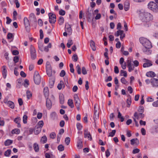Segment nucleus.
Returning a JSON list of instances; mask_svg holds the SVG:
<instances>
[{"mask_svg": "<svg viewBox=\"0 0 158 158\" xmlns=\"http://www.w3.org/2000/svg\"><path fill=\"white\" fill-rule=\"evenodd\" d=\"M134 116L135 118H136L137 119H138L139 118H142L144 116V115L142 113L138 114L137 113L135 112L134 114Z\"/></svg>", "mask_w": 158, "mask_h": 158, "instance_id": "4be33fe9", "label": "nucleus"}, {"mask_svg": "<svg viewBox=\"0 0 158 158\" xmlns=\"http://www.w3.org/2000/svg\"><path fill=\"white\" fill-rule=\"evenodd\" d=\"M72 59L74 61H77V60L78 57L76 54H74L73 56Z\"/></svg>", "mask_w": 158, "mask_h": 158, "instance_id": "052dcab7", "label": "nucleus"}, {"mask_svg": "<svg viewBox=\"0 0 158 158\" xmlns=\"http://www.w3.org/2000/svg\"><path fill=\"white\" fill-rule=\"evenodd\" d=\"M30 52L31 58L33 59H35L36 57V51L34 47L31 45L30 48Z\"/></svg>", "mask_w": 158, "mask_h": 158, "instance_id": "423d86ee", "label": "nucleus"}, {"mask_svg": "<svg viewBox=\"0 0 158 158\" xmlns=\"http://www.w3.org/2000/svg\"><path fill=\"white\" fill-rule=\"evenodd\" d=\"M96 105H94V114L95 117L94 118V119L95 118L96 119H98L99 117V112L98 111L97 109H96Z\"/></svg>", "mask_w": 158, "mask_h": 158, "instance_id": "6ab92c4d", "label": "nucleus"}, {"mask_svg": "<svg viewBox=\"0 0 158 158\" xmlns=\"http://www.w3.org/2000/svg\"><path fill=\"white\" fill-rule=\"evenodd\" d=\"M76 126L78 130H81L82 129V126L80 123H77V124Z\"/></svg>", "mask_w": 158, "mask_h": 158, "instance_id": "13d9d810", "label": "nucleus"}, {"mask_svg": "<svg viewBox=\"0 0 158 158\" xmlns=\"http://www.w3.org/2000/svg\"><path fill=\"white\" fill-rule=\"evenodd\" d=\"M129 98H128L127 100V107H129L130 106L131 103V99L130 96L129 95Z\"/></svg>", "mask_w": 158, "mask_h": 158, "instance_id": "a18cd8bd", "label": "nucleus"}, {"mask_svg": "<svg viewBox=\"0 0 158 158\" xmlns=\"http://www.w3.org/2000/svg\"><path fill=\"white\" fill-rule=\"evenodd\" d=\"M149 48H146L145 50H144V52L147 54L149 55L151 54V51L149 49Z\"/></svg>", "mask_w": 158, "mask_h": 158, "instance_id": "09e8293b", "label": "nucleus"}, {"mask_svg": "<svg viewBox=\"0 0 158 158\" xmlns=\"http://www.w3.org/2000/svg\"><path fill=\"white\" fill-rule=\"evenodd\" d=\"M27 98L28 99H29L31 97L32 94L29 91H27Z\"/></svg>", "mask_w": 158, "mask_h": 158, "instance_id": "864d4df0", "label": "nucleus"}, {"mask_svg": "<svg viewBox=\"0 0 158 158\" xmlns=\"http://www.w3.org/2000/svg\"><path fill=\"white\" fill-rule=\"evenodd\" d=\"M140 20L142 21L147 22L152 21L153 19L152 15L148 12L143 10H139L137 11Z\"/></svg>", "mask_w": 158, "mask_h": 158, "instance_id": "f257e3e1", "label": "nucleus"}, {"mask_svg": "<svg viewBox=\"0 0 158 158\" xmlns=\"http://www.w3.org/2000/svg\"><path fill=\"white\" fill-rule=\"evenodd\" d=\"M46 98V106L48 109H50L52 106V103L51 100L48 97Z\"/></svg>", "mask_w": 158, "mask_h": 158, "instance_id": "4468645a", "label": "nucleus"}, {"mask_svg": "<svg viewBox=\"0 0 158 158\" xmlns=\"http://www.w3.org/2000/svg\"><path fill=\"white\" fill-rule=\"evenodd\" d=\"M128 71L130 72L131 71L133 70L134 69V66H133L132 65L128 66Z\"/></svg>", "mask_w": 158, "mask_h": 158, "instance_id": "bf43d9fd", "label": "nucleus"}, {"mask_svg": "<svg viewBox=\"0 0 158 158\" xmlns=\"http://www.w3.org/2000/svg\"><path fill=\"white\" fill-rule=\"evenodd\" d=\"M21 120L20 118L19 117H18L14 119V122L17 124V127H21V125L20 124V121Z\"/></svg>", "mask_w": 158, "mask_h": 158, "instance_id": "b1692460", "label": "nucleus"}, {"mask_svg": "<svg viewBox=\"0 0 158 158\" xmlns=\"http://www.w3.org/2000/svg\"><path fill=\"white\" fill-rule=\"evenodd\" d=\"M151 84L152 86L155 88H158V79L153 78L151 80Z\"/></svg>", "mask_w": 158, "mask_h": 158, "instance_id": "1a4fd4ad", "label": "nucleus"}, {"mask_svg": "<svg viewBox=\"0 0 158 158\" xmlns=\"http://www.w3.org/2000/svg\"><path fill=\"white\" fill-rule=\"evenodd\" d=\"M50 117L53 120L56 119L57 118V115L56 113L55 112L51 113L50 114Z\"/></svg>", "mask_w": 158, "mask_h": 158, "instance_id": "cd10ccee", "label": "nucleus"}, {"mask_svg": "<svg viewBox=\"0 0 158 158\" xmlns=\"http://www.w3.org/2000/svg\"><path fill=\"white\" fill-rule=\"evenodd\" d=\"M44 125V122L42 120L39 121L37 124L36 126L37 127L41 129Z\"/></svg>", "mask_w": 158, "mask_h": 158, "instance_id": "c9c22d12", "label": "nucleus"}, {"mask_svg": "<svg viewBox=\"0 0 158 158\" xmlns=\"http://www.w3.org/2000/svg\"><path fill=\"white\" fill-rule=\"evenodd\" d=\"M11 151L10 150H8L6 151L4 153L5 156H9L11 153Z\"/></svg>", "mask_w": 158, "mask_h": 158, "instance_id": "8fccbe9b", "label": "nucleus"}, {"mask_svg": "<svg viewBox=\"0 0 158 158\" xmlns=\"http://www.w3.org/2000/svg\"><path fill=\"white\" fill-rule=\"evenodd\" d=\"M148 8L153 12H158V6L154 2H150L148 4Z\"/></svg>", "mask_w": 158, "mask_h": 158, "instance_id": "7ed1b4c3", "label": "nucleus"}, {"mask_svg": "<svg viewBox=\"0 0 158 158\" xmlns=\"http://www.w3.org/2000/svg\"><path fill=\"white\" fill-rule=\"evenodd\" d=\"M116 131L115 130H112V132L109 133V135L108 136H114L116 133Z\"/></svg>", "mask_w": 158, "mask_h": 158, "instance_id": "6e6d98bb", "label": "nucleus"}, {"mask_svg": "<svg viewBox=\"0 0 158 158\" xmlns=\"http://www.w3.org/2000/svg\"><path fill=\"white\" fill-rule=\"evenodd\" d=\"M64 22V19L63 17L60 16L58 20V23L60 25L62 24Z\"/></svg>", "mask_w": 158, "mask_h": 158, "instance_id": "a19ab883", "label": "nucleus"}, {"mask_svg": "<svg viewBox=\"0 0 158 158\" xmlns=\"http://www.w3.org/2000/svg\"><path fill=\"white\" fill-rule=\"evenodd\" d=\"M49 18V22L51 23H54L56 22V16L52 13H49L48 14Z\"/></svg>", "mask_w": 158, "mask_h": 158, "instance_id": "39448f33", "label": "nucleus"}, {"mask_svg": "<svg viewBox=\"0 0 158 158\" xmlns=\"http://www.w3.org/2000/svg\"><path fill=\"white\" fill-rule=\"evenodd\" d=\"M41 129L35 126L34 129L35 134L36 135L38 134L41 132Z\"/></svg>", "mask_w": 158, "mask_h": 158, "instance_id": "a878e982", "label": "nucleus"}, {"mask_svg": "<svg viewBox=\"0 0 158 158\" xmlns=\"http://www.w3.org/2000/svg\"><path fill=\"white\" fill-rule=\"evenodd\" d=\"M123 32V31L119 30L115 34V35L117 37L120 35V39L122 40L125 37V34Z\"/></svg>", "mask_w": 158, "mask_h": 158, "instance_id": "0eeeda50", "label": "nucleus"}, {"mask_svg": "<svg viewBox=\"0 0 158 158\" xmlns=\"http://www.w3.org/2000/svg\"><path fill=\"white\" fill-rule=\"evenodd\" d=\"M7 104L12 109H13L14 108L15 105L14 103L11 101H8L7 102Z\"/></svg>", "mask_w": 158, "mask_h": 158, "instance_id": "4c0bfd02", "label": "nucleus"}, {"mask_svg": "<svg viewBox=\"0 0 158 158\" xmlns=\"http://www.w3.org/2000/svg\"><path fill=\"white\" fill-rule=\"evenodd\" d=\"M119 63L121 65L122 68L123 69H125L126 68V63L124 61V59L123 57H121L120 58L119 60Z\"/></svg>", "mask_w": 158, "mask_h": 158, "instance_id": "2eb2a0df", "label": "nucleus"}, {"mask_svg": "<svg viewBox=\"0 0 158 158\" xmlns=\"http://www.w3.org/2000/svg\"><path fill=\"white\" fill-rule=\"evenodd\" d=\"M68 104L72 108L74 107L73 101L71 99H70L68 100Z\"/></svg>", "mask_w": 158, "mask_h": 158, "instance_id": "2f4dec72", "label": "nucleus"}, {"mask_svg": "<svg viewBox=\"0 0 158 158\" xmlns=\"http://www.w3.org/2000/svg\"><path fill=\"white\" fill-rule=\"evenodd\" d=\"M56 134L55 132L51 133L50 135V137L51 138L54 139L56 138Z\"/></svg>", "mask_w": 158, "mask_h": 158, "instance_id": "603ef678", "label": "nucleus"}, {"mask_svg": "<svg viewBox=\"0 0 158 158\" xmlns=\"http://www.w3.org/2000/svg\"><path fill=\"white\" fill-rule=\"evenodd\" d=\"M139 41L140 43L145 48H151L152 47L151 42L149 40L146 38L143 37L140 38L139 39Z\"/></svg>", "mask_w": 158, "mask_h": 158, "instance_id": "f03ea898", "label": "nucleus"}, {"mask_svg": "<svg viewBox=\"0 0 158 158\" xmlns=\"http://www.w3.org/2000/svg\"><path fill=\"white\" fill-rule=\"evenodd\" d=\"M2 73L3 76L4 78L5 79L6 78L7 74V71L6 69V66H3L2 67Z\"/></svg>", "mask_w": 158, "mask_h": 158, "instance_id": "aec40b11", "label": "nucleus"}, {"mask_svg": "<svg viewBox=\"0 0 158 158\" xmlns=\"http://www.w3.org/2000/svg\"><path fill=\"white\" fill-rule=\"evenodd\" d=\"M74 97L75 105L78 106V105H80V100L77 94H75Z\"/></svg>", "mask_w": 158, "mask_h": 158, "instance_id": "dca6fc26", "label": "nucleus"}, {"mask_svg": "<svg viewBox=\"0 0 158 158\" xmlns=\"http://www.w3.org/2000/svg\"><path fill=\"white\" fill-rule=\"evenodd\" d=\"M13 141L10 139H7L4 142L5 146H9L12 143Z\"/></svg>", "mask_w": 158, "mask_h": 158, "instance_id": "e433bc0d", "label": "nucleus"}, {"mask_svg": "<svg viewBox=\"0 0 158 158\" xmlns=\"http://www.w3.org/2000/svg\"><path fill=\"white\" fill-rule=\"evenodd\" d=\"M19 60V58L18 56H15L14 57L13 60L15 63H17L18 62Z\"/></svg>", "mask_w": 158, "mask_h": 158, "instance_id": "680f3d73", "label": "nucleus"}, {"mask_svg": "<svg viewBox=\"0 0 158 158\" xmlns=\"http://www.w3.org/2000/svg\"><path fill=\"white\" fill-rule=\"evenodd\" d=\"M77 147L79 149H81L83 147L82 142L81 140L79 139L77 143Z\"/></svg>", "mask_w": 158, "mask_h": 158, "instance_id": "c85d7f7f", "label": "nucleus"}, {"mask_svg": "<svg viewBox=\"0 0 158 158\" xmlns=\"http://www.w3.org/2000/svg\"><path fill=\"white\" fill-rule=\"evenodd\" d=\"M157 99L158 100L152 103V105L154 107H158V97L157 98Z\"/></svg>", "mask_w": 158, "mask_h": 158, "instance_id": "5fc2aeb1", "label": "nucleus"}, {"mask_svg": "<svg viewBox=\"0 0 158 158\" xmlns=\"http://www.w3.org/2000/svg\"><path fill=\"white\" fill-rule=\"evenodd\" d=\"M47 141V138L45 135L42 136L40 139V142L42 143H44Z\"/></svg>", "mask_w": 158, "mask_h": 158, "instance_id": "7c9ffc66", "label": "nucleus"}, {"mask_svg": "<svg viewBox=\"0 0 158 158\" xmlns=\"http://www.w3.org/2000/svg\"><path fill=\"white\" fill-rule=\"evenodd\" d=\"M146 76L148 77H154L156 76V74L153 72L150 71L146 73Z\"/></svg>", "mask_w": 158, "mask_h": 158, "instance_id": "5701e85b", "label": "nucleus"}, {"mask_svg": "<svg viewBox=\"0 0 158 158\" xmlns=\"http://www.w3.org/2000/svg\"><path fill=\"white\" fill-rule=\"evenodd\" d=\"M47 75L49 77H54L55 71H52V68L46 69Z\"/></svg>", "mask_w": 158, "mask_h": 158, "instance_id": "9d476101", "label": "nucleus"}, {"mask_svg": "<svg viewBox=\"0 0 158 158\" xmlns=\"http://www.w3.org/2000/svg\"><path fill=\"white\" fill-rule=\"evenodd\" d=\"M76 70H77V73L79 74H80L81 73V68L79 64L77 65L76 68Z\"/></svg>", "mask_w": 158, "mask_h": 158, "instance_id": "79ce46f5", "label": "nucleus"}, {"mask_svg": "<svg viewBox=\"0 0 158 158\" xmlns=\"http://www.w3.org/2000/svg\"><path fill=\"white\" fill-rule=\"evenodd\" d=\"M140 150L138 148H135L133 150L132 153L133 154L138 153L139 152Z\"/></svg>", "mask_w": 158, "mask_h": 158, "instance_id": "69168bd1", "label": "nucleus"}, {"mask_svg": "<svg viewBox=\"0 0 158 158\" xmlns=\"http://www.w3.org/2000/svg\"><path fill=\"white\" fill-rule=\"evenodd\" d=\"M118 117L120 119V121L121 122H123L124 121V118L123 116H122V115L120 112H118Z\"/></svg>", "mask_w": 158, "mask_h": 158, "instance_id": "49530a36", "label": "nucleus"}, {"mask_svg": "<svg viewBox=\"0 0 158 158\" xmlns=\"http://www.w3.org/2000/svg\"><path fill=\"white\" fill-rule=\"evenodd\" d=\"M130 141L131 144L132 145L134 144L138 145L139 143V141L137 138L133 139L131 140Z\"/></svg>", "mask_w": 158, "mask_h": 158, "instance_id": "412c9836", "label": "nucleus"}, {"mask_svg": "<svg viewBox=\"0 0 158 158\" xmlns=\"http://www.w3.org/2000/svg\"><path fill=\"white\" fill-rule=\"evenodd\" d=\"M59 99L60 103L63 104L64 102V98L63 94H60L59 95Z\"/></svg>", "mask_w": 158, "mask_h": 158, "instance_id": "72a5a7b5", "label": "nucleus"}, {"mask_svg": "<svg viewBox=\"0 0 158 158\" xmlns=\"http://www.w3.org/2000/svg\"><path fill=\"white\" fill-rule=\"evenodd\" d=\"M65 85L64 84V82L62 81H60V83H59L57 85V88L59 90L61 89L62 88H64Z\"/></svg>", "mask_w": 158, "mask_h": 158, "instance_id": "bb28decb", "label": "nucleus"}, {"mask_svg": "<svg viewBox=\"0 0 158 158\" xmlns=\"http://www.w3.org/2000/svg\"><path fill=\"white\" fill-rule=\"evenodd\" d=\"M55 81L54 77H51L49 80V86L50 88H52L54 85Z\"/></svg>", "mask_w": 158, "mask_h": 158, "instance_id": "f3484780", "label": "nucleus"}, {"mask_svg": "<svg viewBox=\"0 0 158 158\" xmlns=\"http://www.w3.org/2000/svg\"><path fill=\"white\" fill-rule=\"evenodd\" d=\"M120 76H123L124 77H127V73L126 71L123 70H121L120 71Z\"/></svg>", "mask_w": 158, "mask_h": 158, "instance_id": "37998d69", "label": "nucleus"}, {"mask_svg": "<svg viewBox=\"0 0 158 158\" xmlns=\"http://www.w3.org/2000/svg\"><path fill=\"white\" fill-rule=\"evenodd\" d=\"M121 81L122 83L124 84H126L128 83L127 81L124 77H123L121 78Z\"/></svg>", "mask_w": 158, "mask_h": 158, "instance_id": "4d7b16f0", "label": "nucleus"}, {"mask_svg": "<svg viewBox=\"0 0 158 158\" xmlns=\"http://www.w3.org/2000/svg\"><path fill=\"white\" fill-rule=\"evenodd\" d=\"M44 92L45 97L46 98L48 97L49 95L48 88L46 87L44 88Z\"/></svg>", "mask_w": 158, "mask_h": 158, "instance_id": "c756f323", "label": "nucleus"}, {"mask_svg": "<svg viewBox=\"0 0 158 158\" xmlns=\"http://www.w3.org/2000/svg\"><path fill=\"white\" fill-rule=\"evenodd\" d=\"M114 72L115 73L118 74L119 73V70L117 66H115L114 68Z\"/></svg>", "mask_w": 158, "mask_h": 158, "instance_id": "338daca9", "label": "nucleus"}, {"mask_svg": "<svg viewBox=\"0 0 158 158\" xmlns=\"http://www.w3.org/2000/svg\"><path fill=\"white\" fill-rule=\"evenodd\" d=\"M33 148L36 152H38L39 151V147L38 144L36 143H35L33 145Z\"/></svg>", "mask_w": 158, "mask_h": 158, "instance_id": "f704fd0d", "label": "nucleus"}, {"mask_svg": "<svg viewBox=\"0 0 158 158\" xmlns=\"http://www.w3.org/2000/svg\"><path fill=\"white\" fill-rule=\"evenodd\" d=\"M129 2L128 1H126L125 2L124 4V9L126 11L128 10L129 8Z\"/></svg>", "mask_w": 158, "mask_h": 158, "instance_id": "393cba45", "label": "nucleus"}, {"mask_svg": "<svg viewBox=\"0 0 158 158\" xmlns=\"http://www.w3.org/2000/svg\"><path fill=\"white\" fill-rule=\"evenodd\" d=\"M58 149L60 151H63L64 150V146L62 144L59 145L58 147Z\"/></svg>", "mask_w": 158, "mask_h": 158, "instance_id": "de8ad7c7", "label": "nucleus"}, {"mask_svg": "<svg viewBox=\"0 0 158 158\" xmlns=\"http://www.w3.org/2000/svg\"><path fill=\"white\" fill-rule=\"evenodd\" d=\"M65 74V72L64 70H62L60 73V76L61 77H64Z\"/></svg>", "mask_w": 158, "mask_h": 158, "instance_id": "0e129e2a", "label": "nucleus"}, {"mask_svg": "<svg viewBox=\"0 0 158 158\" xmlns=\"http://www.w3.org/2000/svg\"><path fill=\"white\" fill-rule=\"evenodd\" d=\"M144 60H146L145 62H146L143 64V67L144 68L150 67L152 65V64L149 60L145 59H144Z\"/></svg>", "mask_w": 158, "mask_h": 158, "instance_id": "a211bd4d", "label": "nucleus"}, {"mask_svg": "<svg viewBox=\"0 0 158 158\" xmlns=\"http://www.w3.org/2000/svg\"><path fill=\"white\" fill-rule=\"evenodd\" d=\"M34 80L35 83L37 85H39L41 82L40 76L37 71H35L34 72Z\"/></svg>", "mask_w": 158, "mask_h": 158, "instance_id": "20e7f679", "label": "nucleus"}, {"mask_svg": "<svg viewBox=\"0 0 158 158\" xmlns=\"http://www.w3.org/2000/svg\"><path fill=\"white\" fill-rule=\"evenodd\" d=\"M84 137L85 138L87 137L90 140H92V138L90 135V133L88 131V130L87 129H86L84 130Z\"/></svg>", "mask_w": 158, "mask_h": 158, "instance_id": "f8f14e48", "label": "nucleus"}, {"mask_svg": "<svg viewBox=\"0 0 158 158\" xmlns=\"http://www.w3.org/2000/svg\"><path fill=\"white\" fill-rule=\"evenodd\" d=\"M73 44V42L72 40L69 39L68 40V43L67 44V45L68 48H70L71 45Z\"/></svg>", "mask_w": 158, "mask_h": 158, "instance_id": "58836bf2", "label": "nucleus"}, {"mask_svg": "<svg viewBox=\"0 0 158 158\" xmlns=\"http://www.w3.org/2000/svg\"><path fill=\"white\" fill-rule=\"evenodd\" d=\"M24 25L26 30L27 32H29L30 30V24L28 19L25 17L24 19Z\"/></svg>", "mask_w": 158, "mask_h": 158, "instance_id": "6e6552de", "label": "nucleus"}, {"mask_svg": "<svg viewBox=\"0 0 158 158\" xmlns=\"http://www.w3.org/2000/svg\"><path fill=\"white\" fill-rule=\"evenodd\" d=\"M90 46L93 51H95L96 49L95 45V43L94 41L91 40L90 41Z\"/></svg>", "mask_w": 158, "mask_h": 158, "instance_id": "473e14b6", "label": "nucleus"}, {"mask_svg": "<svg viewBox=\"0 0 158 158\" xmlns=\"http://www.w3.org/2000/svg\"><path fill=\"white\" fill-rule=\"evenodd\" d=\"M27 116L26 115H24L23 117V121L24 123H27Z\"/></svg>", "mask_w": 158, "mask_h": 158, "instance_id": "c03bdc74", "label": "nucleus"}, {"mask_svg": "<svg viewBox=\"0 0 158 158\" xmlns=\"http://www.w3.org/2000/svg\"><path fill=\"white\" fill-rule=\"evenodd\" d=\"M29 19L31 22L33 23H36L37 22L36 17L35 15L33 13L30 14Z\"/></svg>", "mask_w": 158, "mask_h": 158, "instance_id": "ddd939ff", "label": "nucleus"}, {"mask_svg": "<svg viewBox=\"0 0 158 158\" xmlns=\"http://www.w3.org/2000/svg\"><path fill=\"white\" fill-rule=\"evenodd\" d=\"M65 31L68 33L69 35H71L72 33V29L70 27V25L66 23L65 25Z\"/></svg>", "mask_w": 158, "mask_h": 158, "instance_id": "9b49d317", "label": "nucleus"}, {"mask_svg": "<svg viewBox=\"0 0 158 158\" xmlns=\"http://www.w3.org/2000/svg\"><path fill=\"white\" fill-rule=\"evenodd\" d=\"M13 34L11 33H9L7 35V38L8 39H11L13 37Z\"/></svg>", "mask_w": 158, "mask_h": 158, "instance_id": "774afa93", "label": "nucleus"}, {"mask_svg": "<svg viewBox=\"0 0 158 158\" xmlns=\"http://www.w3.org/2000/svg\"><path fill=\"white\" fill-rule=\"evenodd\" d=\"M20 130L18 129H15L11 131V133L12 134H19L20 133Z\"/></svg>", "mask_w": 158, "mask_h": 158, "instance_id": "ea45409f", "label": "nucleus"}, {"mask_svg": "<svg viewBox=\"0 0 158 158\" xmlns=\"http://www.w3.org/2000/svg\"><path fill=\"white\" fill-rule=\"evenodd\" d=\"M70 141V138L69 137H67L66 138L65 140V142L66 144L68 145L69 144Z\"/></svg>", "mask_w": 158, "mask_h": 158, "instance_id": "3c124183", "label": "nucleus"}, {"mask_svg": "<svg viewBox=\"0 0 158 158\" xmlns=\"http://www.w3.org/2000/svg\"><path fill=\"white\" fill-rule=\"evenodd\" d=\"M82 72L83 74L84 75L86 74L87 73L86 69L84 67H82Z\"/></svg>", "mask_w": 158, "mask_h": 158, "instance_id": "e2e57ef3", "label": "nucleus"}]
</instances>
